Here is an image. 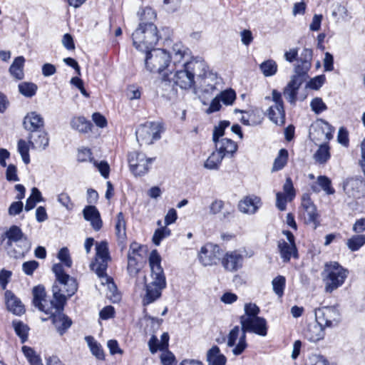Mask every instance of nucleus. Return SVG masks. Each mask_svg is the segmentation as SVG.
<instances>
[{"mask_svg": "<svg viewBox=\"0 0 365 365\" xmlns=\"http://www.w3.org/2000/svg\"><path fill=\"white\" fill-rule=\"evenodd\" d=\"M365 245V235H353L346 242L348 248L352 251L356 252Z\"/></svg>", "mask_w": 365, "mask_h": 365, "instance_id": "nucleus-42", "label": "nucleus"}, {"mask_svg": "<svg viewBox=\"0 0 365 365\" xmlns=\"http://www.w3.org/2000/svg\"><path fill=\"white\" fill-rule=\"evenodd\" d=\"M201 86H202V91L205 93H212L216 89L217 76L211 72L202 71Z\"/></svg>", "mask_w": 365, "mask_h": 365, "instance_id": "nucleus-28", "label": "nucleus"}, {"mask_svg": "<svg viewBox=\"0 0 365 365\" xmlns=\"http://www.w3.org/2000/svg\"><path fill=\"white\" fill-rule=\"evenodd\" d=\"M77 160L81 163L86 162L87 160L92 161L93 158L91 150L86 148L78 149Z\"/></svg>", "mask_w": 365, "mask_h": 365, "instance_id": "nucleus-62", "label": "nucleus"}, {"mask_svg": "<svg viewBox=\"0 0 365 365\" xmlns=\"http://www.w3.org/2000/svg\"><path fill=\"white\" fill-rule=\"evenodd\" d=\"M284 192L287 194L289 200H292L295 196V190L293 186L292 180L290 178L286 179L285 183L283 185Z\"/></svg>", "mask_w": 365, "mask_h": 365, "instance_id": "nucleus-64", "label": "nucleus"}, {"mask_svg": "<svg viewBox=\"0 0 365 365\" xmlns=\"http://www.w3.org/2000/svg\"><path fill=\"white\" fill-rule=\"evenodd\" d=\"M170 230L167 228L166 227L158 228L155 231L152 241L154 245L158 246L160 244L163 239L170 236Z\"/></svg>", "mask_w": 365, "mask_h": 365, "instance_id": "nucleus-51", "label": "nucleus"}, {"mask_svg": "<svg viewBox=\"0 0 365 365\" xmlns=\"http://www.w3.org/2000/svg\"><path fill=\"white\" fill-rule=\"evenodd\" d=\"M274 292L282 297L284 294V290L286 285V279L284 276L279 275L273 279L272 282Z\"/></svg>", "mask_w": 365, "mask_h": 365, "instance_id": "nucleus-45", "label": "nucleus"}, {"mask_svg": "<svg viewBox=\"0 0 365 365\" xmlns=\"http://www.w3.org/2000/svg\"><path fill=\"white\" fill-rule=\"evenodd\" d=\"M225 207V202L222 200L216 199L213 200L209 206V212L210 215H215L222 212Z\"/></svg>", "mask_w": 365, "mask_h": 365, "instance_id": "nucleus-59", "label": "nucleus"}, {"mask_svg": "<svg viewBox=\"0 0 365 365\" xmlns=\"http://www.w3.org/2000/svg\"><path fill=\"white\" fill-rule=\"evenodd\" d=\"M155 158H146L145 155L140 153L133 152L128 155V163L131 172L135 176L145 175Z\"/></svg>", "mask_w": 365, "mask_h": 365, "instance_id": "nucleus-11", "label": "nucleus"}, {"mask_svg": "<svg viewBox=\"0 0 365 365\" xmlns=\"http://www.w3.org/2000/svg\"><path fill=\"white\" fill-rule=\"evenodd\" d=\"M272 101L274 106H270L267 110L269 119L277 125H284L285 123V110L282 93L274 89L272 92Z\"/></svg>", "mask_w": 365, "mask_h": 365, "instance_id": "nucleus-9", "label": "nucleus"}, {"mask_svg": "<svg viewBox=\"0 0 365 365\" xmlns=\"http://www.w3.org/2000/svg\"><path fill=\"white\" fill-rule=\"evenodd\" d=\"M325 79L324 75L317 76L310 79L306 86L313 90H319L324 83Z\"/></svg>", "mask_w": 365, "mask_h": 365, "instance_id": "nucleus-57", "label": "nucleus"}, {"mask_svg": "<svg viewBox=\"0 0 365 365\" xmlns=\"http://www.w3.org/2000/svg\"><path fill=\"white\" fill-rule=\"evenodd\" d=\"M348 273V270L337 262H327L322 273L325 284V292L331 293L340 287L344 283Z\"/></svg>", "mask_w": 365, "mask_h": 365, "instance_id": "nucleus-5", "label": "nucleus"}, {"mask_svg": "<svg viewBox=\"0 0 365 365\" xmlns=\"http://www.w3.org/2000/svg\"><path fill=\"white\" fill-rule=\"evenodd\" d=\"M58 202L68 210H71L73 207V203L71 202L70 196L66 192H61L58 195Z\"/></svg>", "mask_w": 365, "mask_h": 365, "instance_id": "nucleus-61", "label": "nucleus"}, {"mask_svg": "<svg viewBox=\"0 0 365 365\" xmlns=\"http://www.w3.org/2000/svg\"><path fill=\"white\" fill-rule=\"evenodd\" d=\"M260 69L265 76H272L277 73V65L273 60H267L260 64Z\"/></svg>", "mask_w": 365, "mask_h": 365, "instance_id": "nucleus-46", "label": "nucleus"}, {"mask_svg": "<svg viewBox=\"0 0 365 365\" xmlns=\"http://www.w3.org/2000/svg\"><path fill=\"white\" fill-rule=\"evenodd\" d=\"M53 299L50 301L51 313L48 314L52 324L56 328L58 333L62 336L72 325V320L63 313L66 304V297L62 294L61 288L56 283L52 287Z\"/></svg>", "mask_w": 365, "mask_h": 365, "instance_id": "nucleus-2", "label": "nucleus"}, {"mask_svg": "<svg viewBox=\"0 0 365 365\" xmlns=\"http://www.w3.org/2000/svg\"><path fill=\"white\" fill-rule=\"evenodd\" d=\"M115 235L120 243L123 244L126 240V222L124 215L120 212L117 215L116 223L115 226Z\"/></svg>", "mask_w": 365, "mask_h": 365, "instance_id": "nucleus-32", "label": "nucleus"}, {"mask_svg": "<svg viewBox=\"0 0 365 365\" xmlns=\"http://www.w3.org/2000/svg\"><path fill=\"white\" fill-rule=\"evenodd\" d=\"M161 257L157 250H153L149 257L152 282L145 283V294L142 299V304L146 307L160 299L163 290L166 287V278L160 264Z\"/></svg>", "mask_w": 365, "mask_h": 365, "instance_id": "nucleus-1", "label": "nucleus"}, {"mask_svg": "<svg viewBox=\"0 0 365 365\" xmlns=\"http://www.w3.org/2000/svg\"><path fill=\"white\" fill-rule=\"evenodd\" d=\"M302 83L298 82L297 80L292 78L284 88L283 94L285 98L291 104H295L297 99L298 90Z\"/></svg>", "mask_w": 365, "mask_h": 365, "instance_id": "nucleus-29", "label": "nucleus"}, {"mask_svg": "<svg viewBox=\"0 0 365 365\" xmlns=\"http://www.w3.org/2000/svg\"><path fill=\"white\" fill-rule=\"evenodd\" d=\"M138 15L139 16L140 18V23H153V21H155L157 17V14L155 11L150 6H146L142 9L140 11L138 12Z\"/></svg>", "mask_w": 365, "mask_h": 365, "instance_id": "nucleus-43", "label": "nucleus"}, {"mask_svg": "<svg viewBox=\"0 0 365 365\" xmlns=\"http://www.w3.org/2000/svg\"><path fill=\"white\" fill-rule=\"evenodd\" d=\"M221 255L222 250L218 245L207 243L201 247L199 260L204 266H211L217 264Z\"/></svg>", "mask_w": 365, "mask_h": 365, "instance_id": "nucleus-14", "label": "nucleus"}, {"mask_svg": "<svg viewBox=\"0 0 365 365\" xmlns=\"http://www.w3.org/2000/svg\"><path fill=\"white\" fill-rule=\"evenodd\" d=\"M52 271L55 274L56 281L63 286V292L66 298L73 296L78 289V283L73 277H70L63 269L61 263L53 265Z\"/></svg>", "mask_w": 365, "mask_h": 365, "instance_id": "nucleus-13", "label": "nucleus"}, {"mask_svg": "<svg viewBox=\"0 0 365 365\" xmlns=\"http://www.w3.org/2000/svg\"><path fill=\"white\" fill-rule=\"evenodd\" d=\"M361 182L357 180H354L353 178L351 179H347L344 182V192L349 195H352V196H355L354 195V187H358L359 184H361Z\"/></svg>", "mask_w": 365, "mask_h": 365, "instance_id": "nucleus-54", "label": "nucleus"}, {"mask_svg": "<svg viewBox=\"0 0 365 365\" xmlns=\"http://www.w3.org/2000/svg\"><path fill=\"white\" fill-rule=\"evenodd\" d=\"M71 125L73 129L83 133L91 131L93 127L91 122L83 116L73 118L71 121Z\"/></svg>", "mask_w": 365, "mask_h": 365, "instance_id": "nucleus-34", "label": "nucleus"}, {"mask_svg": "<svg viewBox=\"0 0 365 365\" xmlns=\"http://www.w3.org/2000/svg\"><path fill=\"white\" fill-rule=\"evenodd\" d=\"M5 300L7 309L15 315L24 314L25 308L21 301L11 291L5 292Z\"/></svg>", "mask_w": 365, "mask_h": 365, "instance_id": "nucleus-20", "label": "nucleus"}, {"mask_svg": "<svg viewBox=\"0 0 365 365\" xmlns=\"http://www.w3.org/2000/svg\"><path fill=\"white\" fill-rule=\"evenodd\" d=\"M145 66L150 72L161 73L170 64L171 56L165 49H155L145 51Z\"/></svg>", "mask_w": 365, "mask_h": 365, "instance_id": "nucleus-6", "label": "nucleus"}, {"mask_svg": "<svg viewBox=\"0 0 365 365\" xmlns=\"http://www.w3.org/2000/svg\"><path fill=\"white\" fill-rule=\"evenodd\" d=\"M215 149L222 157H233L237 150V144L230 138H222L220 141L215 143Z\"/></svg>", "mask_w": 365, "mask_h": 365, "instance_id": "nucleus-23", "label": "nucleus"}, {"mask_svg": "<svg viewBox=\"0 0 365 365\" xmlns=\"http://www.w3.org/2000/svg\"><path fill=\"white\" fill-rule=\"evenodd\" d=\"M204 61L192 59L183 63L182 68L175 72L173 77L175 83L181 89L187 90L195 86V76H201L205 69Z\"/></svg>", "mask_w": 365, "mask_h": 365, "instance_id": "nucleus-4", "label": "nucleus"}, {"mask_svg": "<svg viewBox=\"0 0 365 365\" xmlns=\"http://www.w3.org/2000/svg\"><path fill=\"white\" fill-rule=\"evenodd\" d=\"M24 235H25L19 227L17 225H12L9 228V230L2 234L1 240L2 241L6 239L7 240L5 247L6 249H10L12 247L14 243H17L22 239V237H24Z\"/></svg>", "mask_w": 365, "mask_h": 365, "instance_id": "nucleus-24", "label": "nucleus"}, {"mask_svg": "<svg viewBox=\"0 0 365 365\" xmlns=\"http://www.w3.org/2000/svg\"><path fill=\"white\" fill-rule=\"evenodd\" d=\"M85 340L87 342L92 354L98 360H104L105 354L102 346L95 340L94 337L92 336H86L85 337Z\"/></svg>", "mask_w": 365, "mask_h": 365, "instance_id": "nucleus-35", "label": "nucleus"}, {"mask_svg": "<svg viewBox=\"0 0 365 365\" xmlns=\"http://www.w3.org/2000/svg\"><path fill=\"white\" fill-rule=\"evenodd\" d=\"M228 120H221L217 126H215L212 133V140L214 143L220 140V138L225 135V130L230 125Z\"/></svg>", "mask_w": 365, "mask_h": 365, "instance_id": "nucleus-49", "label": "nucleus"}, {"mask_svg": "<svg viewBox=\"0 0 365 365\" xmlns=\"http://www.w3.org/2000/svg\"><path fill=\"white\" fill-rule=\"evenodd\" d=\"M23 125L26 130L33 133L43 128V118L37 113L31 112L24 117Z\"/></svg>", "mask_w": 365, "mask_h": 365, "instance_id": "nucleus-22", "label": "nucleus"}, {"mask_svg": "<svg viewBox=\"0 0 365 365\" xmlns=\"http://www.w3.org/2000/svg\"><path fill=\"white\" fill-rule=\"evenodd\" d=\"M19 93L25 97L31 98L36 95L38 86L31 82H22L19 84Z\"/></svg>", "mask_w": 365, "mask_h": 365, "instance_id": "nucleus-41", "label": "nucleus"}, {"mask_svg": "<svg viewBox=\"0 0 365 365\" xmlns=\"http://www.w3.org/2000/svg\"><path fill=\"white\" fill-rule=\"evenodd\" d=\"M32 293L34 297V306L45 314L51 313V310L49 309L51 300L48 301L46 299V292L45 287L41 284L35 286L33 288Z\"/></svg>", "mask_w": 365, "mask_h": 365, "instance_id": "nucleus-16", "label": "nucleus"}, {"mask_svg": "<svg viewBox=\"0 0 365 365\" xmlns=\"http://www.w3.org/2000/svg\"><path fill=\"white\" fill-rule=\"evenodd\" d=\"M278 250L284 262H288L291 258H299L298 250L296 244H289L284 240L278 241Z\"/></svg>", "mask_w": 365, "mask_h": 365, "instance_id": "nucleus-21", "label": "nucleus"}, {"mask_svg": "<svg viewBox=\"0 0 365 365\" xmlns=\"http://www.w3.org/2000/svg\"><path fill=\"white\" fill-rule=\"evenodd\" d=\"M217 97L224 105L231 106L236 99V92L232 88H227L221 91Z\"/></svg>", "mask_w": 365, "mask_h": 365, "instance_id": "nucleus-44", "label": "nucleus"}, {"mask_svg": "<svg viewBox=\"0 0 365 365\" xmlns=\"http://www.w3.org/2000/svg\"><path fill=\"white\" fill-rule=\"evenodd\" d=\"M324 327L319 323L309 324L304 331V338L312 342H317L324 336Z\"/></svg>", "mask_w": 365, "mask_h": 365, "instance_id": "nucleus-26", "label": "nucleus"}, {"mask_svg": "<svg viewBox=\"0 0 365 365\" xmlns=\"http://www.w3.org/2000/svg\"><path fill=\"white\" fill-rule=\"evenodd\" d=\"M317 322L324 327L336 326L341 321V314L335 306L323 307L315 309Z\"/></svg>", "mask_w": 365, "mask_h": 365, "instance_id": "nucleus-10", "label": "nucleus"}, {"mask_svg": "<svg viewBox=\"0 0 365 365\" xmlns=\"http://www.w3.org/2000/svg\"><path fill=\"white\" fill-rule=\"evenodd\" d=\"M319 130L325 135V140H330L333 138L334 128L325 120L319 119L317 121Z\"/></svg>", "mask_w": 365, "mask_h": 365, "instance_id": "nucleus-47", "label": "nucleus"}, {"mask_svg": "<svg viewBox=\"0 0 365 365\" xmlns=\"http://www.w3.org/2000/svg\"><path fill=\"white\" fill-rule=\"evenodd\" d=\"M38 267V262L36 260H30L23 263L22 270L26 275L31 276Z\"/></svg>", "mask_w": 365, "mask_h": 365, "instance_id": "nucleus-58", "label": "nucleus"}, {"mask_svg": "<svg viewBox=\"0 0 365 365\" xmlns=\"http://www.w3.org/2000/svg\"><path fill=\"white\" fill-rule=\"evenodd\" d=\"M317 182L327 195H333L335 192V190L331 186V181L328 177L325 175L319 176Z\"/></svg>", "mask_w": 365, "mask_h": 365, "instance_id": "nucleus-50", "label": "nucleus"}, {"mask_svg": "<svg viewBox=\"0 0 365 365\" xmlns=\"http://www.w3.org/2000/svg\"><path fill=\"white\" fill-rule=\"evenodd\" d=\"M247 347V343L246 341V335L242 333L240 336L239 341L232 349V353L235 356L242 354Z\"/></svg>", "mask_w": 365, "mask_h": 365, "instance_id": "nucleus-56", "label": "nucleus"}, {"mask_svg": "<svg viewBox=\"0 0 365 365\" xmlns=\"http://www.w3.org/2000/svg\"><path fill=\"white\" fill-rule=\"evenodd\" d=\"M163 127L156 122H147L141 124L135 131L136 139L140 145H150L160 138Z\"/></svg>", "mask_w": 365, "mask_h": 365, "instance_id": "nucleus-8", "label": "nucleus"}, {"mask_svg": "<svg viewBox=\"0 0 365 365\" xmlns=\"http://www.w3.org/2000/svg\"><path fill=\"white\" fill-rule=\"evenodd\" d=\"M224 157L215 150L204 163V167L209 170H218Z\"/></svg>", "mask_w": 365, "mask_h": 365, "instance_id": "nucleus-39", "label": "nucleus"}, {"mask_svg": "<svg viewBox=\"0 0 365 365\" xmlns=\"http://www.w3.org/2000/svg\"><path fill=\"white\" fill-rule=\"evenodd\" d=\"M165 353H163L160 355V361L163 365H175V355L168 349L165 351Z\"/></svg>", "mask_w": 365, "mask_h": 365, "instance_id": "nucleus-63", "label": "nucleus"}, {"mask_svg": "<svg viewBox=\"0 0 365 365\" xmlns=\"http://www.w3.org/2000/svg\"><path fill=\"white\" fill-rule=\"evenodd\" d=\"M16 244L19 250L14 249L11 251V256L16 259L24 257L31 248V242L26 235Z\"/></svg>", "mask_w": 365, "mask_h": 365, "instance_id": "nucleus-33", "label": "nucleus"}, {"mask_svg": "<svg viewBox=\"0 0 365 365\" xmlns=\"http://www.w3.org/2000/svg\"><path fill=\"white\" fill-rule=\"evenodd\" d=\"M58 259L68 267H71L72 266V259L70 256L69 250L67 247H62L60 249L58 253Z\"/></svg>", "mask_w": 365, "mask_h": 365, "instance_id": "nucleus-53", "label": "nucleus"}, {"mask_svg": "<svg viewBox=\"0 0 365 365\" xmlns=\"http://www.w3.org/2000/svg\"><path fill=\"white\" fill-rule=\"evenodd\" d=\"M243 256L237 251L227 252L221 259L222 267L226 271L234 272L242 267Z\"/></svg>", "mask_w": 365, "mask_h": 365, "instance_id": "nucleus-17", "label": "nucleus"}, {"mask_svg": "<svg viewBox=\"0 0 365 365\" xmlns=\"http://www.w3.org/2000/svg\"><path fill=\"white\" fill-rule=\"evenodd\" d=\"M127 270L130 276L135 277L140 271L137 259L134 256L131 255L130 252L128 254V267Z\"/></svg>", "mask_w": 365, "mask_h": 365, "instance_id": "nucleus-52", "label": "nucleus"}, {"mask_svg": "<svg viewBox=\"0 0 365 365\" xmlns=\"http://www.w3.org/2000/svg\"><path fill=\"white\" fill-rule=\"evenodd\" d=\"M160 38L158 28L152 22L140 23L132 34L133 46L142 52L153 50Z\"/></svg>", "mask_w": 365, "mask_h": 365, "instance_id": "nucleus-3", "label": "nucleus"}, {"mask_svg": "<svg viewBox=\"0 0 365 365\" xmlns=\"http://www.w3.org/2000/svg\"><path fill=\"white\" fill-rule=\"evenodd\" d=\"M242 334L253 333L265 336L267 334L268 326L267 320L262 317L253 318H240Z\"/></svg>", "mask_w": 365, "mask_h": 365, "instance_id": "nucleus-12", "label": "nucleus"}, {"mask_svg": "<svg viewBox=\"0 0 365 365\" xmlns=\"http://www.w3.org/2000/svg\"><path fill=\"white\" fill-rule=\"evenodd\" d=\"M330 158V147L327 143L320 145L315 153L313 155V159L319 165L326 164Z\"/></svg>", "mask_w": 365, "mask_h": 365, "instance_id": "nucleus-31", "label": "nucleus"}, {"mask_svg": "<svg viewBox=\"0 0 365 365\" xmlns=\"http://www.w3.org/2000/svg\"><path fill=\"white\" fill-rule=\"evenodd\" d=\"M304 217L307 224L314 225V229H317L320 225L319 215L315 205L304 209Z\"/></svg>", "mask_w": 365, "mask_h": 365, "instance_id": "nucleus-37", "label": "nucleus"}, {"mask_svg": "<svg viewBox=\"0 0 365 365\" xmlns=\"http://www.w3.org/2000/svg\"><path fill=\"white\" fill-rule=\"evenodd\" d=\"M84 219L90 222L95 231H99L103 227V221L98 210L94 205H87L83 210Z\"/></svg>", "mask_w": 365, "mask_h": 365, "instance_id": "nucleus-18", "label": "nucleus"}, {"mask_svg": "<svg viewBox=\"0 0 365 365\" xmlns=\"http://www.w3.org/2000/svg\"><path fill=\"white\" fill-rule=\"evenodd\" d=\"M96 250L95 260L91 263L90 268L98 277H107L108 262L110 260L108 242L101 241L96 243Z\"/></svg>", "mask_w": 365, "mask_h": 365, "instance_id": "nucleus-7", "label": "nucleus"}, {"mask_svg": "<svg viewBox=\"0 0 365 365\" xmlns=\"http://www.w3.org/2000/svg\"><path fill=\"white\" fill-rule=\"evenodd\" d=\"M28 138L29 143L32 149L44 150L48 145V134L42 129L30 133Z\"/></svg>", "mask_w": 365, "mask_h": 365, "instance_id": "nucleus-19", "label": "nucleus"}, {"mask_svg": "<svg viewBox=\"0 0 365 365\" xmlns=\"http://www.w3.org/2000/svg\"><path fill=\"white\" fill-rule=\"evenodd\" d=\"M288 156V151L286 149H280L277 158L274 159L272 171L276 172L283 169L287 163Z\"/></svg>", "mask_w": 365, "mask_h": 365, "instance_id": "nucleus-40", "label": "nucleus"}, {"mask_svg": "<svg viewBox=\"0 0 365 365\" xmlns=\"http://www.w3.org/2000/svg\"><path fill=\"white\" fill-rule=\"evenodd\" d=\"M245 314L240 316V318H253L259 317L260 313L259 307L255 303H246L244 307Z\"/></svg>", "mask_w": 365, "mask_h": 365, "instance_id": "nucleus-48", "label": "nucleus"}, {"mask_svg": "<svg viewBox=\"0 0 365 365\" xmlns=\"http://www.w3.org/2000/svg\"><path fill=\"white\" fill-rule=\"evenodd\" d=\"M24 63L25 58L24 56H20L15 58L9 69L11 76L17 80L23 79L24 77Z\"/></svg>", "mask_w": 365, "mask_h": 365, "instance_id": "nucleus-30", "label": "nucleus"}, {"mask_svg": "<svg viewBox=\"0 0 365 365\" xmlns=\"http://www.w3.org/2000/svg\"><path fill=\"white\" fill-rule=\"evenodd\" d=\"M312 110L316 113L319 114L327 109V105L321 98H314L310 103Z\"/></svg>", "mask_w": 365, "mask_h": 365, "instance_id": "nucleus-55", "label": "nucleus"}, {"mask_svg": "<svg viewBox=\"0 0 365 365\" xmlns=\"http://www.w3.org/2000/svg\"><path fill=\"white\" fill-rule=\"evenodd\" d=\"M311 68V64L308 63L300 62L294 68L295 74L292 77L293 80H297L298 82L303 83L309 77L308 71Z\"/></svg>", "mask_w": 365, "mask_h": 365, "instance_id": "nucleus-36", "label": "nucleus"}, {"mask_svg": "<svg viewBox=\"0 0 365 365\" xmlns=\"http://www.w3.org/2000/svg\"><path fill=\"white\" fill-rule=\"evenodd\" d=\"M12 325L16 334L20 338L22 344L25 343L28 339L29 327L23 322L19 320H14Z\"/></svg>", "mask_w": 365, "mask_h": 365, "instance_id": "nucleus-38", "label": "nucleus"}, {"mask_svg": "<svg viewBox=\"0 0 365 365\" xmlns=\"http://www.w3.org/2000/svg\"><path fill=\"white\" fill-rule=\"evenodd\" d=\"M206 359L208 365H225L227 363L226 356L220 353V348L216 345L207 351Z\"/></svg>", "mask_w": 365, "mask_h": 365, "instance_id": "nucleus-27", "label": "nucleus"}, {"mask_svg": "<svg viewBox=\"0 0 365 365\" xmlns=\"http://www.w3.org/2000/svg\"><path fill=\"white\" fill-rule=\"evenodd\" d=\"M170 73H165L158 81L157 90L161 93V96L168 99L175 97L178 93V90L175 78Z\"/></svg>", "mask_w": 365, "mask_h": 365, "instance_id": "nucleus-15", "label": "nucleus"}, {"mask_svg": "<svg viewBox=\"0 0 365 365\" xmlns=\"http://www.w3.org/2000/svg\"><path fill=\"white\" fill-rule=\"evenodd\" d=\"M6 178L9 182H17L19 180L17 175V168L14 165L10 164L7 166Z\"/></svg>", "mask_w": 365, "mask_h": 365, "instance_id": "nucleus-60", "label": "nucleus"}, {"mask_svg": "<svg viewBox=\"0 0 365 365\" xmlns=\"http://www.w3.org/2000/svg\"><path fill=\"white\" fill-rule=\"evenodd\" d=\"M261 205L259 197L252 195L247 196L239 203V209L244 213L254 214Z\"/></svg>", "mask_w": 365, "mask_h": 365, "instance_id": "nucleus-25", "label": "nucleus"}]
</instances>
